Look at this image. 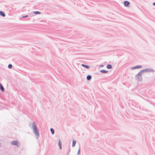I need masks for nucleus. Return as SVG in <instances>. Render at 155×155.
<instances>
[{"instance_id":"6e6552de","label":"nucleus","mask_w":155,"mask_h":155,"mask_svg":"<svg viewBox=\"0 0 155 155\" xmlns=\"http://www.w3.org/2000/svg\"><path fill=\"white\" fill-rule=\"evenodd\" d=\"M82 66L84 67V68L88 69L89 68V66L87 65H86L84 64H81Z\"/></svg>"},{"instance_id":"0eeeda50","label":"nucleus","mask_w":155,"mask_h":155,"mask_svg":"<svg viewBox=\"0 0 155 155\" xmlns=\"http://www.w3.org/2000/svg\"><path fill=\"white\" fill-rule=\"evenodd\" d=\"M0 15H1V16L3 17H4L5 16V13L2 11H0Z\"/></svg>"},{"instance_id":"9d476101","label":"nucleus","mask_w":155,"mask_h":155,"mask_svg":"<svg viewBox=\"0 0 155 155\" xmlns=\"http://www.w3.org/2000/svg\"><path fill=\"white\" fill-rule=\"evenodd\" d=\"M100 72L102 73H106L108 72V71L104 70H101Z\"/></svg>"},{"instance_id":"f3484780","label":"nucleus","mask_w":155,"mask_h":155,"mask_svg":"<svg viewBox=\"0 0 155 155\" xmlns=\"http://www.w3.org/2000/svg\"><path fill=\"white\" fill-rule=\"evenodd\" d=\"M80 148H79V149L78 150V153H77V154H78V155H79L80 154Z\"/></svg>"},{"instance_id":"9b49d317","label":"nucleus","mask_w":155,"mask_h":155,"mask_svg":"<svg viewBox=\"0 0 155 155\" xmlns=\"http://www.w3.org/2000/svg\"><path fill=\"white\" fill-rule=\"evenodd\" d=\"M76 141L75 140H73L72 141V147H74L76 144Z\"/></svg>"},{"instance_id":"412c9836","label":"nucleus","mask_w":155,"mask_h":155,"mask_svg":"<svg viewBox=\"0 0 155 155\" xmlns=\"http://www.w3.org/2000/svg\"><path fill=\"white\" fill-rule=\"evenodd\" d=\"M59 147L60 149H61H61H62V146H59Z\"/></svg>"},{"instance_id":"ddd939ff","label":"nucleus","mask_w":155,"mask_h":155,"mask_svg":"<svg viewBox=\"0 0 155 155\" xmlns=\"http://www.w3.org/2000/svg\"><path fill=\"white\" fill-rule=\"evenodd\" d=\"M112 68V66L110 64H108L107 66V68L108 69H110Z\"/></svg>"},{"instance_id":"4be33fe9","label":"nucleus","mask_w":155,"mask_h":155,"mask_svg":"<svg viewBox=\"0 0 155 155\" xmlns=\"http://www.w3.org/2000/svg\"><path fill=\"white\" fill-rule=\"evenodd\" d=\"M153 5L154 6H155V2H154L153 3Z\"/></svg>"},{"instance_id":"5701e85b","label":"nucleus","mask_w":155,"mask_h":155,"mask_svg":"<svg viewBox=\"0 0 155 155\" xmlns=\"http://www.w3.org/2000/svg\"><path fill=\"white\" fill-rule=\"evenodd\" d=\"M1 143H0V147H1Z\"/></svg>"},{"instance_id":"f03ea898","label":"nucleus","mask_w":155,"mask_h":155,"mask_svg":"<svg viewBox=\"0 0 155 155\" xmlns=\"http://www.w3.org/2000/svg\"><path fill=\"white\" fill-rule=\"evenodd\" d=\"M143 74L140 71L137 74L135 75V79L138 81H142V75Z\"/></svg>"},{"instance_id":"1a4fd4ad","label":"nucleus","mask_w":155,"mask_h":155,"mask_svg":"<svg viewBox=\"0 0 155 155\" xmlns=\"http://www.w3.org/2000/svg\"><path fill=\"white\" fill-rule=\"evenodd\" d=\"M0 88L2 91H4V88L1 83L0 84Z\"/></svg>"},{"instance_id":"f8f14e48","label":"nucleus","mask_w":155,"mask_h":155,"mask_svg":"<svg viewBox=\"0 0 155 155\" xmlns=\"http://www.w3.org/2000/svg\"><path fill=\"white\" fill-rule=\"evenodd\" d=\"M91 78V76L90 75H88L87 77V79L89 81L90 80Z\"/></svg>"},{"instance_id":"39448f33","label":"nucleus","mask_w":155,"mask_h":155,"mask_svg":"<svg viewBox=\"0 0 155 155\" xmlns=\"http://www.w3.org/2000/svg\"><path fill=\"white\" fill-rule=\"evenodd\" d=\"M142 68V66L141 65H137V66H136L132 67L131 68V69L133 70V69H137L140 68Z\"/></svg>"},{"instance_id":"dca6fc26","label":"nucleus","mask_w":155,"mask_h":155,"mask_svg":"<svg viewBox=\"0 0 155 155\" xmlns=\"http://www.w3.org/2000/svg\"><path fill=\"white\" fill-rule=\"evenodd\" d=\"M12 65L11 64H9L8 65V67L9 68L11 69L12 68Z\"/></svg>"},{"instance_id":"a211bd4d","label":"nucleus","mask_w":155,"mask_h":155,"mask_svg":"<svg viewBox=\"0 0 155 155\" xmlns=\"http://www.w3.org/2000/svg\"><path fill=\"white\" fill-rule=\"evenodd\" d=\"M58 145L59 146H62L61 143L60 141V140H59L58 141Z\"/></svg>"},{"instance_id":"20e7f679","label":"nucleus","mask_w":155,"mask_h":155,"mask_svg":"<svg viewBox=\"0 0 155 155\" xmlns=\"http://www.w3.org/2000/svg\"><path fill=\"white\" fill-rule=\"evenodd\" d=\"M18 140H15L12 141L11 142V144L13 145H15L17 146V147H19V145H18Z\"/></svg>"},{"instance_id":"2eb2a0df","label":"nucleus","mask_w":155,"mask_h":155,"mask_svg":"<svg viewBox=\"0 0 155 155\" xmlns=\"http://www.w3.org/2000/svg\"><path fill=\"white\" fill-rule=\"evenodd\" d=\"M34 13L36 14H39L41 13V12L38 11H35L34 12Z\"/></svg>"},{"instance_id":"6ab92c4d","label":"nucleus","mask_w":155,"mask_h":155,"mask_svg":"<svg viewBox=\"0 0 155 155\" xmlns=\"http://www.w3.org/2000/svg\"><path fill=\"white\" fill-rule=\"evenodd\" d=\"M28 17V15H26L25 16H23L22 17V18H26V17Z\"/></svg>"},{"instance_id":"aec40b11","label":"nucleus","mask_w":155,"mask_h":155,"mask_svg":"<svg viewBox=\"0 0 155 155\" xmlns=\"http://www.w3.org/2000/svg\"><path fill=\"white\" fill-rule=\"evenodd\" d=\"M104 65H102V64H101V65H100V67H104Z\"/></svg>"},{"instance_id":"f257e3e1","label":"nucleus","mask_w":155,"mask_h":155,"mask_svg":"<svg viewBox=\"0 0 155 155\" xmlns=\"http://www.w3.org/2000/svg\"><path fill=\"white\" fill-rule=\"evenodd\" d=\"M32 128L33 133L36 136L37 138H38L39 136V133L38 128L34 122H33L32 123Z\"/></svg>"},{"instance_id":"423d86ee","label":"nucleus","mask_w":155,"mask_h":155,"mask_svg":"<svg viewBox=\"0 0 155 155\" xmlns=\"http://www.w3.org/2000/svg\"><path fill=\"white\" fill-rule=\"evenodd\" d=\"M124 6L126 7H127L130 4V2L127 1H124Z\"/></svg>"},{"instance_id":"4468645a","label":"nucleus","mask_w":155,"mask_h":155,"mask_svg":"<svg viewBox=\"0 0 155 155\" xmlns=\"http://www.w3.org/2000/svg\"><path fill=\"white\" fill-rule=\"evenodd\" d=\"M50 131L52 134H54V130L53 128H51Z\"/></svg>"},{"instance_id":"7ed1b4c3","label":"nucleus","mask_w":155,"mask_h":155,"mask_svg":"<svg viewBox=\"0 0 155 155\" xmlns=\"http://www.w3.org/2000/svg\"><path fill=\"white\" fill-rule=\"evenodd\" d=\"M142 73L143 74L145 72H154V70L153 69H145L141 71Z\"/></svg>"}]
</instances>
